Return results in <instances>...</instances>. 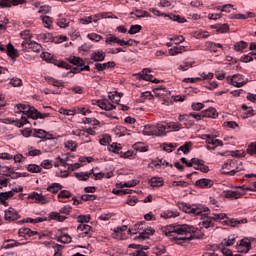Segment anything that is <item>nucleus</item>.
I'll list each match as a JSON object with an SVG mask.
<instances>
[{
    "label": "nucleus",
    "instance_id": "cd10ccee",
    "mask_svg": "<svg viewBox=\"0 0 256 256\" xmlns=\"http://www.w3.org/2000/svg\"><path fill=\"white\" fill-rule=\"evenodd\" d=\"M160 217H162V219H173L179 217V212L177 210H166L161 213Z\"/></svg>",
    "mask_w": 256,
    "mask_h": 256
},
{
    "label": "nucleus",
    "instance_id": "bf43d9fd",
    "mask_svg": "<svg viewBox=\"0 0 256 256\" xmlns=\"http://www.w3.org/2000/svg\"><path fill=\"white\" fill-rule=\"evenodd\" d=\"M78 223H81L80 225H85V223H89L91 221V215H79L77 217Z\"/></svg>",
    "mask_w": 256,
    "mask_h": 256
},
{
    "label": "nucleus",
    "instance_id": "20e7f679",
    "mask_svg": "<svg viewBox=\"0 0 256 256\" xmlns=\"http://www.w3.org/2000/svg\"><path fill=\"white\" fill-rule=\"evenodd\" d=\"M106 45H110L113 47V45H119V47H133V43H137L136 40L129 39L128 41H125V39H121L114 34H107L105 38Z\"/></svg>",
    "mask_w": 256,
    "mask_h": 256
},
{
    "label": "nucleus",
    "instance_id": "c756f323",
    "mask_svg": "<svg viewBox=\"0 0 256 256\" xmlns=\"http://www.w3.org/2000/svg\"><path fill=\"white\" fill-rule=\"evenodd\" d=\"M16 107H17L18 111H20V113L27 115V117H29V118H31V114H29V112L31 111V109H35V107H31V106L25 105V104H17Z\"/></svg>",
    "mask_w": 256,
    "mask_h": 256
},
{
    "label": "nucleus",
    "instance_id": "b1692460",
    "mask_svg": "<svg viewBox=\"0 0 256 256\" xmlns=\"http://www.w3.org/2000/svg\"><path fill=\"white\" fill-rule=\"evenodd\" d=\"M202 117L217 119L219 117V113H217V109L210 107L207 110L202 111Z\"/></svg>",
    "mask_w": 256,
    "mask_h": 256
},
{
    "label": "nucleus",
    "instance_id": "9d476101",
    "mask_svg": "<svg viewBox=\"0 0 256 256\" xmlns=\"http://www.w3.org/2000/svg\"><path fill=\"white\" fill-rule=\"evenodd\" d=\"M178 120L181 123H183V125L186 129H191V127H193V125H195V120L191 119V116L189 114L179 115Z\"/></svg>",
    "mask_w": 256,
    "mask_h": 256
},
{
    "label": "nucleus",
    "instance_id": "aec40b11",
    "mask_svg": "<svg viewBox=\"0 0 256 256\" xmlns=\"http://www.w3.org/2000/svg\"><path fill=\"white\" fill-rule=\"evenodd\" d=\"M77 231H82L83 233L80 234L82 237H91V231H93V227L89 226L88 224H80L77 227Z\"/></svg>",
    "mask_w": 256,
    "mask_h": 256
},
{
    "label": "nucleus",
    "instance_id": "4be33fe9",
    "mask_svg": "<svg viewBox=\"0 0 256 256\" xmlns=\"http://www.w3.org/2000/svg\"><path fill=\"white\" fill-rule=\"evenodd\" d=\"M74 176L78 181H89L90 177H93V169H91L89 172H76L74 173Z\"/></svg>",
    "mask_w": 256,
    "mask_h": 256
},
{
    "label": "nucleus",
    "instance_id": "4c0bfd02",
    "mask_svg": "<svg viewBox=\"0 0 256 256\" xmlns=\"http://www.w3.org/2000/svg\"><path fill=\"white\" fill-rule=\"evenodd\" d=\"M168 19L171 21H175L176 23H186L187 19L185 17H181L180 15H175V14H167Z\"/></svg>",
    "mask_w": 256,
    "mask_h": 256
},
{
    "label": "nucleus",
    "instance_id": "0e129e2a",
    "mask_svg": "<svg viewBox=\"0 0 256 256\" xmlns=\"http://www.w3.org/2000/svg\"><path fill=\"white\" fill-rule=\"evenodd\" d=\"M66 149H69L70 151H77V142L73 140H69L65 143Z\"/></svg>",
    "mask_w": 256,
    "mask_h": 256
},
{
    "label": "nucleus",
    "instance_id": "72a5a7b5",
    "mask_svg": "<svg viewBox=\"0 0 256 256\" xmlns=\"http://www.w3.org/2000/svg\"><path fill=\"white\" fill-rule=\"evenodd\" d=\"M62 189L63 186L60 183H52L47 187L46 190L55 195L56 193H59V191H61Z\"/></svg>",
    "mask_w": 256,
    "mask_h": 256
},
{
    "label": "nucleus",
    "instance_id": "2f4dec72",
    "mask_svg": "<svg viewBox=\"0 0 256 256\" xmlns=\"http://www.w3.org/2000/svg\"><path fill=\"white\" fill-rule=\"evenodd\" d=\"M149 183L151 187H163V185H165V181L161 177H152Z\"/></svg>",
    "mask_w": 256,
    "mask_h": 256
},
{
    "label": "nucleus",
    "instance_id": "774afa93",
    "mask_svg": "<svg viewBox=\"0 0 256 256\" xmlns=\"http://www.w3.org/2000/svg\"><path fill=\"white\" fill-rule=\"evenodd\" d=\"M255 17V13L246 12L245 14H237L236 19H253Z\"/></svg>",
    "mask_w": 256,
    "mask_h": 256
},
{
    "label": "nucleus",
    "instance_id": "338daca9",
    "mask_svg": "<svg viewBox=\"0 0 256 256\" xmlns=\"http://www.w3.org/2000/svg\"><path fill=\"white\" fill-rule=\"evenodd\" d=\"M87 37L90 39V41H95L96 43H99V41L103 40V36L97 33H90L87 35Z\"/></svg>",
    "mask_w": 256,
    "mask_h": 256
},
{
    "label": "nucleus",
    "instance_id": "39448f33",
    "mask_svg": "<svg viewBox=\"0 0 256 256\" xmlns=\"http://www.w3.org/2000/svg\"><path fill=\"white\" fill-rule=\"evenodd\" d=\"M167 130V126L163 124L158 125H146L143 129L144 135H155L156 137L165 136V131Z\"/></svg>",
    "mask_w": 256,
    "mask_h": 256
},
{
    "label": "nucleus",
    "instance_id": "f8f14e48",
    "mask_svg": "<svg viewBox=\"0 0 256 256\" xmlns=\"http://www.w3.org/2000/svg\"><path fill=\"white\" fill-rule=\"evenodd\" d=\"M19 237H24L26 240L29 239V237H35V235H39L37 231H33L30 228L22 227L18 230Z\"/></svg>",
    "mask_w": 256,
    "mask_h": 256
},
{
    "label": "nucleus",
    "instance_id": "bb28decb",
    "mask_svg": "<svg viewBox=\"0 0 256 256\" xmlns=\"http://www.w3.org/2000/svg\"><path fill=\"white\" fill-rule=\"evenodd\" d=\"M8 57H11V59H16V57H19V53H17V49H15V46L13 44L9 43L6 46V52Z\"/></svg>",
    "mask_w": 256,
    "mask_h": 256
},
{
    "label": "nucleus",
    "instance_id": "7ed1b4c3",
    "mask_svg": "<svg viewBox=\"0 0 256 256\" xmlns=\"http://www.w3.org/2000/svg\"><path fill=\"white\" fill-rule=\"evenodd\" d=\"M210 219H212V222L221 223L224 219L223 223H226V225H230V227H239V225H244V223H247V218L243 219H229L227 218V214L225 213H213L211 216H209Z\"/></svg>",
    "mask_w": 256,
    "mask_h": 256
},
{
    "label": "nucleus",
    "instance_id": "4468645a",
    "mask_svg": "<svg viewBox=\"0 0 256 256\" xmlns=\"http://www.w3.org/2000/svg\"><path fill=\"white\" fill-rule=\"evenodd\" d=\"M106 54L103 50H96L90 54V59L95 63L105 61Z\"/></svg>",
    "mask_w": 256,
    "mask_h": 256
},
{
    "label": "nucleus",
    "instance_id": "ddd939ff",
    "mask_svg": "<svg viewBox=\"0 0 256 256\" xmlns=\"http://www.w3.org/2000/svg\"><path fill=\"white\" fill-rule=\"evenodd\" d=\"M28 197H29V199H33L40 205H47V203H49V199H47V197H45V196H43V194H39L37 192H33V193L29 194Z\"/></svg>",
    "mask_w": 256,
    "mask_h": 256
},
{
    "label": "nucleus",
    "instance_id": "0eeeda50",
    "mask_svg": "<svg viewBox=\"0 0 256 256\" xmlns=\"http://www.w3.org/2000/svg\"><path fill=\"white\" fill-rule=\"evenodd\" d=\"M149 73H151V69L144 68L140 73L135 74V76L139 81L142 79L143 81H150V83H159V80Z\"/></svg>",
    "mask_w": 256,
    "mask_h": 256
},
{
    "label": "nucleus",
    "instance_id": "6ab92c4d",
    "mask_svg": "<svg viewBox=\"0 0 256 256\" xmlns=\"http://www.w3.org/2000/svg\"><path fill=\"white\" fill-rule=\"evenodd\" d=\"M205 47L208 51H211L212 53H219V49H223V45L219 43H215L212 41H207L205 43Z\"/></svg>",
    "mask_w": 256,
    "mask_h": 256
},
{
    "label": "nucleus",
    "instance_id": "e2e57ef3",
    "mask_svg": "<svg viewBox=\"0 0 256 256\" xmlns=\"http://www.w3.org/2000/svg\"><path fill=\"white\" fill-rule=\"evenodd\" d=\"M218 11L222 13H231V9H233V4H225L217 7Z\"/></svg>",
    "mask_w": 256,
    "mask_h": 256
},
{
    "label": "nucleus",
    "instance_id": "412c9836",
    "mask_svg": "<svg viewBox=\"0 0 256 256\" xmlns=\"http://www.w3.org/2000/svg\"><path fill=\"white\" fill-rule=\"evenodd\" d=\"M45 79L47 83H49V85H53V87H57L58 89H64L65 87V82H63L62 80H57L50 76L45 77Z\"/></svg>",
    "mask_w": 256,
    "mask_h": 256
},
{
    "label": "nucleus",
    "instance_id": "f704fd0d",
    "mask_svg": "<svg viewBox=\"0 0 256 256\" xmlns=\"http://www.w3.org/2000/svg\"><path fill=\"white\" fill-rule=\"evenodd\" d=\"M211 27L212 29H216L218 33H227L229 31V24H215Z\"/></svg>",
    "mask_w": 256,
    "mask_h": 256
},
{
    "label": "nucleus",
    "instance_id": "f3484780",
    "mask_svg": "<svg viewBox=\"0 0 256 256\" xmlns=\"http://www.w3.org/2000/svg\"><path fill=\"white\" fill-rule=\"evenodd\" d=\"M96 105H98L100 109H104V111H113V109H115V105L109 102V100H97Z\"/></svg>",
    "mask_w": 256,
    "mask_h": 256
},
{
    "label": "nucleus",
    "instance_id": "49530a36",
    "mask_svg": "<svg viewBox=\"0 0 256 256\" xmlns=\"http://www.w3.org/2000/svg\"><path fill=\"white\" fill-rule=\"evenodd\" d=\"M248 44L245 41H240L237 42L236 44H234V51H245V49H247Z\"/></svg>",
    "mask_w": 256,
    "mask_h": 256
},
{
    "label": "nucleus",
    "instance_id": "3c124183",
    "mask_svg": "<svg viewBox=\"0 0 256 256\" xmlns=\"http://www.w3.org/2000/svg\"><path fill=\"white\" fill-rule=\"evenodd\" d=\"M39 155H41V150L33 147H29L28 152L26 153L27 157H39Z\"/></svg>",
    "mask_w": 256,
    "mask_h": 256
},
{
    "label": "nucleus",
    "instance_id": "5701e85b",
    "mask_svg": "<svg viewBox=\"0 0 256 256\" xmlns=\"http://www.w3.org/2000/svg\"><path fill=\"white\" fill-rule=\"evenodd\" d=\"M154 234H155V229H153V227H147L145 229H142V231L139 233V236L137 238L143 239V241H145V239H149L150 235H154Z\"/></svg>",
    "mask_w": 256,
    "mask_h": 256
},
{
    "label": "nucleus",
    "instance_id": "dca6fc26",
    "mask_svg": "<svg viewBox=\"0 0 256 256\" xmlns=\"http://www.w3.org/2000/svg\"><path fill=\"white\" fill-rule=\"evenodd\" d=\"M29 115H30V119H33V120H35V119H45V118L51 116V114L41 113L35 108H30Z\"/></svg>",
    "mask_w": 256,
    "mask_h": 256
},
{
    "label": "nucleus",
    "instance_id": "2eb2a0df",
    "mask_svg": "<svg viewBox=\"0 0 256 256\" xmlns=\"http://www.w3.org/2000/svg\"><path fill=\"white\" fill-rule=\"evenodd\" d=\"M21 217L18 212H16L15 209L9 208L8 210L5 211V221H17Z\"/></svg>",
    "mask_w": 256,
    "mask_h": 256
},
{
    "label": "nucleus",
    "instance_id": "393cba45",
    "mask_svg": "<svg viewBox=\"0 0 256 256\" xmlns=\"http://www.w3.org/2000/svg\"><path fill=\"white\" fill-rule=\"evenodd\" d=\"M76 137H80L84 143H91V136L85 130H76L73 132Z\"/></svg>",
    "mask_w": 256,
    "mask_h": 256
},
{
    "label": "nucleus",
    "instance_id": "7c9ffc66",
    "mask_svg": "<svg viewBox=\"0 0 256 256\" xmlns=\"http://www.w3.org/2000/svg\"><path fill=\"white\" fill-rule=\"evenodd\" d=\"M240 171H243V164L237 160L235 169H232L231 171H222V175H235L236 173H239Z\"/></svg>",
    "mask_w": 256,
    "mask_h": 256
},
{
    "label": "nucleus",
    "instance_id": "a19ab883",
    "mask_svg": "<svg viewBox=\"0 0 256 256\" xmlns=\"http://www.w3.org/2000/svg\"><path fill=\"white\" fill-rule=\"evenodd\" d=\"M192 145H193V143L186 142L185 144H183L182 146H180L178 148L177 152L179 153V151H182L184 153V155H188V153H190V151H191Z\"/></svg>",
    "mask_w": 256,
    "mask_h": 256
},
{
    "label": "nucleus",
    "instance_id": "69168bd1",
    "mask_svg": "<svg viewBox=\"0 0 256 256\" xmlns=\"http://www.w3.org/2000/svg\"><path fill=\"white\" fill-rule=\"evenodd\" d=\"M73 197V194L69 192V190H62L58 194V199H71Z\"/></svg>",
    "mask_w": 256,
    "mask_h": 256
},
{
    "label": "nucleus",
    "instance_id": "13d9d810",
    "mask_svg": "<svg viewBox=\"0 0 256 256\" xmlns=\"http://www.w3.org/2000/svg\"><path fill=\"white\" fill-rule=\"evenodd\" d=\"M242 109H243V111H246V113L244 114L245 119H248V117H253V115H255L253 113L254 110L252 107H248L247 105L243 104Z\"/></svg>",
    "mask_w": 256,
    "mask_h": 256
},
{
    "label": "nucleus",
    "instance_id": "de8ad7c7",
    "mask_svg": "<svg viewBox=\"0 0 256 256\" xmlns=\"http://www.w3.org/2000/svg\"><path fill=\"white\" fill-rule=\"evenodd\" d=\"M6 177H11L10 173H6L5 175L0 176V187H7L10 183V179Z\"/></svg>",
    "mask_w": 256,
    "mask_h": 256
},
{
    "label": "nucleus",
    "instance_id": "603ef678",
    "mask_svg": "<svg viewBox=\"0 0 256 256\" xmlns=\"http://www.w3.org/2000/svg\"><path fill=\"white\" fill-rule=\"evenodd\" d=\"M42 169L43 168L37 164H30L27 166V171H29V173H41Z\"/></svg>",
    "mask_w": 256,
    "mask_h": 256
},
{
    "label": "nucleus",
    "instance_id": "c03bdc74",
    "mask_svg": "<svg viewBox=\"0 0 256 256\" xmlns=\"http://www.w3.org/2000/svg\"><path fill=\"white\" fill-rule=\"evenodd\" d=\"M122 95H123V93L114 92V94H109L108 97H109L110 101H112V103H116L117 105H119Z\"/></svg>",
    "mask_w": 256,
    "mask_h": 256
},
{
    "label": "nucleus",
    "instance_id": "864d4df0",
    "mask_svg": "<svg viewBox=\"0 0 256 256\" xmlns=\"http://www.w3.org/2000/svg\"><path fill=\"white\" fill-rule=\"evenodd\" d=\"M137 186V180H130L128 182H120L117 184V187H120V189H123L124 187H135Z\"/></svg>",
    "mask_w": 256,
    "mask_h": 256
},
{
    "label": "nucleus",
    "instance_id": "9b49d317",
    "mask_svg": "<svg viewBox=\"0 0 256 256\" xmlns=\"http://www.w3.org/2000/svg\"><path fill=\"white\" fill-rule=\"evenodd\" d=\"M213 185V180L207 178H201L195 182V187H199L200 189H210Z\"/></svg>",
    "mask_w": 256,
    "mask_h": 256
},
{
    "label": "nucleus",
    "instance_id": "09e8293b",
    "mask_svg": "<svg viewBox=\"0 0 256 256\" xmlns=\"http://www.w3.org/2000/svg\"><path fill=\"white\" fill-rule=\"evenodd\" d=\"M43 221H47V218H43V217L27 218L26 220H23L22 223H32L35 225L36 223H43Z\"/></svg>",
    "mask_w": 256,
    "mask_h": 256
},
{
    "label": "nucleus",
    "instance_id": "5fc2aeb1",
    "mask_svg": "<svg viewBox=\"0 0 256 256\" xmlns=\"http://www.w3.org/2000/svg\"><path fill=\"white\" fill-rule=\"evenodd\" d=\"M20 37L29 43L31 41V38L33 37V34H31V30H24L20 33Z\"/></svg>",
    "mask_w": 256,
    "mask_h": 256
},
{
    "label": "nucleus",
    "instance_id": "1a4fd4ad",
    "mask_svg": "<svg viewBox=\"0 0 256 256\" xmlns=\"http://www.w3.org/2000/svg\"><path fill=\"white\" fill-rule=\"evenodd\" d=\"M236 249L238 253H249V251H251V241L247 238H243L236 246Z\"/></svg>",
    "mask_w": 256,
    "mask_h": 256
},
{
    "label": "nucleus",
    "instance_id": "58836bf2",
    "mask_svg": "<svg viewBox=\"0 0 256 256\" xmlns=\"http://www.w3.org/2000/svg\"><path fill=\"white\" fill-rule=\"evenodd\" d=\"M256 60V53H248L246 55H243L241 58H240V61L242 63H251V61L253 60Z\"/></svg>",
    "mask_w": 256,
    "mask_h": 256
},
{
    "label": "nucleus",
    "instance_id": "473e14b6",
    "mask_svg": "<svg viewBox=\"0 0 256 256\" xmlns=\"http://www.w3.org/2000/svg\"><path fill=\"white\" fill-rule=\"evenodd\" d=\"M49 218L52 219L53 221H58L59 223H63L65 219H67L66 216L61 215L59 212H51L49 213Z\"/></svg>",
    "mask_w": 256,
    "mask_h": 256
},
{
    "label": "nucleus",
    "instance_id": "a878e982",
    "mask_svg": "<svg viewBox=\"0 0 256 256\" xmlns=\"http://www.w3.org/2000/svg\"><path fill=\"white\" fill-rule=\"evenodd\" d=\"M33 137H39L40 139H51L53 135L49 134L43 129H34Z\"/></svg>",
    "mask_w": 256,
    "mask_h": 256
},
{
    "label": "nucleus",
    "instance_id": "6e6d98bb",
    "mask_svg": "<svg viewBox=\"0 0 256 256\" xmlns=\"http://www.w3.org/2000/svg\"><path fill=\"white\" fill-rule=\"evenodd\" d=\"M163 150L167 153H171L172 151H175L177 149V144L173 143H164L162 144Z\"/></svg>",
    "mask_w": 256,
    "mask_h": 256
},
{
    "label": "nucleus",
    "instance_id": "6e6552de",
    "mask_svg": "<svg viewBox=\"0 0 256 256\" xmlns=\"http://www.w3.org/2000/svg\"><path fill=\"white\" fill-rule=\"evenodd\" d=\"M22 47V51L26 52L27 49H31V51H34V53H40L41 49H43V47L41 46V44L35 42V41H23L21 44Z\"/></svg>",
    "mask_w": 256,
    "mask_h": 256
},
{
    "label": "nucleus",
    "instance_id": "f257e3e1",
    "mask_svg": "<svg viewBox=\"0 0 256 256\" xmlns=\"http://www.w3.org/2000/svg\"><path fill=\"white\" fill-rule=\"evenodd\" d=\"M163 233L166 237H169L171 241H174L176 245H185L193 239H203L205 234L201 232V229L188 224L172 225L164 228Z\"/></svg>",
    "mask_w": 256,
    "mask_h": 256
},
{
    "label": "nucleus",
    "instance_id": "8fccbe9b",
    "mask_svg": "<svg viewBox=\"0 0 256 256\" xmlns=\"http://www.w3.org/2000/svg\"><path fill=\"white\" fill-rule=\"evenodd\" d=\"M67 165H69V163H67V160L61 158V156L55 159L54 167H67Z\"/></svg>",
    "mask_w": 256,
    "mask_h": 256
},
{
    "label": "nucleus",
    "instance_id": "4d7b16f0",
    "mask_svg": "<svg viewBox=\"0 0 256 256\" xmlns=\"http://www.w3.org/2000/svg\"><path fill=\"white\" fill-rule=\"evenodd\" d=\"M143 29V27L139 24L131 25L130 29L128 30L129 35H137Z\"/></svg>",
    "mask_w": 256,
    "mask_h": 256
},
{
    "label": "nucleus",
    "instance_id": "e433bc0d",
    "mask_svg": "<svg viewBox=\"0 0 256 256\" xmlns=\"http://www.w3.org/2000/svg\"><path fill=\"white\" fill-rule=\"evenodd\" d=\"M134 149L135 151H139V153H146V151H149V146L143 142H137L134 144Z\"/></svg>",
    "mask_w": 256,
    "mask_h": 256
},
{
    "label": "nucleus",
    "instance_id": "37998d69",
    "mask_svg": "<svg viewBox=\"0 0 256 256\" xmlns=\"http://www.w3.org/2000/svg\"><path fill=\"white\" fill-rule=\"evenodd\" d=\"M227 81L230 82V84L241 82L243 81V75L234 74L233 76H228Z\"/></svg>",
    "mask_w": 256,
    "mask_h": 256
},
{
    "label": "nucleus",
    "instance_id": "ea45409f",
    "mask_svg": "<svg viewBox=\"0 0 256 256\" xmlns=\"http://www.w3.org/2000/svg\"><path fill=\"white\" fill-rule=\"evenodd\" d=\"M121 144L117 143H112L109 147L108 150L112 151V153H117L118 155H123V151H121Z\"/></svg>",
    "mask_w": 256,
    "mask_h": 256
},
{
    "label": "nucleus",
    "instance_id": "680f3d73",
    "mask_svg": "<svg viewBox=\"0 0 256 256\" xmlns=\"http://www.w3.org/2000/svg\"><path fill=\"white\" fill-rule=\"evenodd\" d=\"M77 113H80L81 115H89V113H91V110L85 107H77L74 108V115H77Z\"/></svg>",
    "mask_w": 256,
    "mask_h": 256
},
{
    "label": "nucleus",
    "instance_id": "a18cd8bd",
    "mask_svg": "<svg viewBox=\"0 0 256 256\" xmlns=\"http://www.w3.org/2000/svg\"><path fill=\"white\" fill-rule=\"evenodd\" d=\"M56 24L58 25V27H60L61 29H65L67 27H69V21L67 20V18H63L60 16V18H58L56 20Z\"/></svg>",
    "mask_w": 256,
    "mask_h": 256
},
{
    "label": "nucleus",
    "instance_id": "c85d7f7f",
    "mask_svg": "<svg viewBox=\"0 0 256 256\" xmlns=\"http://www.w3.org/2000/svg\"><path fill=\"white\" fill-rule=\"evenodd\" d=\"M15 193L13 191H8V192H1L0 193V203L7 207V199H11Z\"/></svg>",
    "mask_w": 256,
    "mask_h": 256
},
{
    "label": "nucleus",
    "instance_id": "c9c22d12",
    "mask_svg": "<svg viewBox=\"0 0 256 256\" xmlns=\"http://www.w3.org/2000/svg\"><path fill=\"white\" fill-rule=\"evenodd\" d=\"M237 167V160L232 159V160H228L227 162H225L223 164L222 169H227L228 171H233V169H235Z\"/></svg>",
    "mask_w": 256,
    "mask_h": 256
},
{
    "label": "nucleus",
    "instance_id": "423d86ee",
    "mask_svg": "<svg viewBox=\"0 0 256 256\" xmlns=\"http://www.w3.org/2000/svg\"><path fill=\"white\" fill-rule=\"evenodd\" d=\"M245 191H251V188L246 187L245 185L239 186L238 190H226L223 192V195L226 199H239L245 195Z\"/></svg>",
    "mask_w": 256,
    "mask_h": 256
},
{
    "label": "nucleus",
    "instance_id": "a211bd4d",
    "mask_svg": "<svg viewBox=\"0 0 256 256\" xmlns=\"http://www.w3.org/2000/svg\"><path fill=\"white\" fill-rule=\"evenodd\" d=\"M130 15H131L132 19H135V17H137V19L151 17V14H149V12H147L145 10L138 9V8H135L134 11L130 12Z\"/></svg>",
    "mask_w": 256,
    "mask_h": 256
},
{
    "label": "nucleus",
    "instance_id": "79ce46f5",
    "mask_svg": "<svg viewBox=\"0 0 256 256\" xmlns=\"http://www.w3.org/2000/svg\"><path fill=\"white\" fill-rule=\"evenodd\" d=\"M69 63H71L72 65H76V67H83V65H85V61L83 59L75 56L69 58Z\"/></svg>",
    "mask_w": 256,
    "mask_h": 256
},
{
    "label": "nucleus",
    "instance_id": "052dcab7",
    "mask_svg": "<svg viewBox=\"0 0 256 256\" xmlns=\"http://www.w3.org/2000/svg\"><path fill=\"white\" fill-rule=\"evenodd\" d=\"M71 236H69V234H62L60 236L57 237V241L59 243H71Z\"/></svg>",
    "mask_w": 256,
    "mask_h": 256
},
{
    "label": "nucleus",
    "instance_id": "f03ea898",
    "mask_svg": "<svg viewBox=\"0 0 256 256\" xmlns=\"http://www.w3.org/2000/svg\"><path fill=\"white\" fill-rule=\"evenodd\" d=\"M179 209H182L184 213H188L189 215H203L202 221L199 223L201 227H204V229H211L215 227V223L211 219L210 216H205V213L209 211L208 207H203V206H191L187 203H180L179 204Z\"/></svg>",
    "mask_w": 256,
    "mask_h": 256
}]
</instances>
